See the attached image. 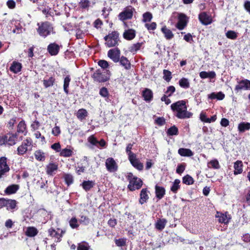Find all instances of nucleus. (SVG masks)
I'll list each match as a JSON object with an SVG mask.
<instances>
[{
    "label": "nucleus",
    "instance_id": "nucleus-1",
    "mask_svg": "<svg viewBox=\"0 0 250 250\" xmlns=\"http://www.w3.org/2000/svg\"><path fill=\"white\" fill-rule=\"evenodd\" d=\"M170 107L174 116L178 119H188L192 116L193 114L187 110L186 102L184 100H180L173 103L171 104Z\"/></svg>",
    "mask_w": 250,
    "mask_h": 250
},
{
    "label": "nucleus",
    "instance_id": "nucleus-2",
    "mask_svg": "<svg viewBox=\"0 0 250 250\" xmlns=\"http://www.w3.org/2000/svg\"><path fill=\"white\" fill-rule=\"evenodd\" d=\"M110 77V72L108 70L98 69L92 75L95 82L102 83L108 81Z\"/></svg>",
    "mask_w": 250,
    "mask_h": 250
},
{
    "label": "nucleus",
    "instance_id": "nucleus-3",
    "mask_svg": "<svg viewBox=\"0 0 250 250\" xmlns=\"http://www.w3.org/2000/svg\"><path fill=\"white\" fill-rule=\"evenodd\" d=\"M127 178L129 182L128 188L131 191L139 189L143 185L142 180L140 178L133 176V174L131 173H128Z\"/></svg>",
    "mask_w": 250,
    "mask_h": 250
},
{
    "label": "nucleus",
    "instance_id": "nucleus-4",
    "mask_svg": "<svg viewBox=\"0 0 250 250\" xmlns=\"http://www.w3.org/2000/svg\"><path fill=\"white\" fill-rule=\"evenodd\" d=\"M38 28L37 32L42 37L44 38L50 35L53 32V27L49 22H42L41 25L38 23Z\"/></svg>",
    "mask_w": 250,
    "mask_h": 250
},
{
    "label": "nucleus",
    "instance_id": "nucleus-5",
    "mask_svg": "<svg viewBox=\"0 0 250 250\" xmlns=\"http://www.w3.org/2000/svg\"><path fill=\"white\" fill-rule=\"evenodd\" d=\"M119 33L116 31L112 32L105 36L104 39L106 41L105 44L108 47L115 46L118 45L119 39Z\"/></svg>",
    "mask_w": 250,
    "mask_h": 250
},
{
    "label": "nucleus",
    "instance_id": "nucleus-6",
    "mask_svg": "<svg viewBox=\"0 0 250 250\" xmlns=\"http://www.w3.org/2000/svg\"><path fill=\"white\" fill-rule=\"evenodd\" d=\"M33 142L31 138H28L26 139L23 140L20 145L17 148V154L19 155H23L27 151H30L32 149L33 146Z\"/></svg>",
    "mask_w": 250,
    "mask_h": 250
},
{
    "label": "nucleus",
    "instance_id": "nucleus-7",
    "mask_svg": "<svg viewBox=\"0 0 250 250\" xmlns=\"http://www.w3.org/2000/svg\"><path fill=\"white\" fill-rule=\"evenodd\" d=\"M17 135L14 134H7L0 137V145H7L13 146L16 144Z\"/></svg>",
    "mask_w": 250,
    "mask_h": 250
},
{
    "label": "nucleus",
    "instance_id": "nucleus-8",
    "mask_svg": "<svg viewBox=\"0 0 250 250\" xmlns=\"http://www.w3.org/2000/svg\"><path fill=\"white\" fill-rule=\"evenodd\" d=\"M0 205L2 207H6L7 210L13 211L17 206V202L15 200L2 198H0Z\"/></svg>",
    "mask_w": 250,
    "mask_h": 250
},
{
    "label": "nucleus",
    "instance_id": "nucleus-9",
    "mask_svg": "<svg viewBox=\"0 0 250 250\" xmlns=\"http://www.w3.org/2000/svg\"><path fill=\"white\" fill-rule=\"evenodd\" d=\"M133 8L131 7H126L124 10L120 13L119 15V19L122 21L130 19L133 16Z\"/></svg>",
    "mask_w": 250,
    "mask_h": 250
},
{
    "label": "nucleus",
    "instance_id": "nucleus-10",
    "mask_svg": "<svg viewBox=\"0 0 250 250\" xmlns=\"http://www.w3.org/2000/svg\"><path fill=\"white\" fill-rule=\"evenodd\" d=\"M105 167L110 172H114L118 170V165L112 158H108L105 161Z\"/></svg>",
    "mask_w": 250,
    "mask_h": 250
},
{
    "label": "nucleus",
    "instance_id": "nucleus-11",
    "mask_svg": "<svg viewBox=\"0 0 250 250\" xmlns=\"http://www.w3.org/2000/svg\"><path fill=\"white\" fill-rule=\"evenodd\" d=\"M187 22V16L183 13H180L178 15V21L176 24V27L180 30H183L186 26Z\"/></svg>",
    "mask_w": 250,
    "mask_h": 250
},
{
    "label": "nucleus",
    "instance_id": "nucleus-12",
    "mask_svg": "<svg viewBox=\"0 0 250 250\" xmlns=\"http://www.w3.org/2000/svg\"><path fill=\"white\" fill-rule=\"evenodd\" d=\"M199 20L201 23L205 25L210 24L212 22V19L210 15H208L206 12H203L199 14Z\"/></svg>",
    "mask_w": 250,
    "mask_h": 250
},
{
    "label": "nucleus",
    "instance_id": "nucleus-13",
    "mask_svg": "<svg viewBox=\"0 0 250 250\" xmlns=\"http://www.w3.org/2000/svg\"><path fill=\"white\" fill-rule=\"evenodd\" d=\"M107 56L114 62H117L120 60V51L118 48L110 49L108 51Z\"/></svg>",
    "mask_w": 250,
    "mask_h": 250
},
{
    "label": "nucleus",
    "instance_id": "nucleus-14",
    "mask_svg": "<svg viewBox=\"0 0 250 250\" xmlns=\"http://www.w3.org/2000/svg\"><path fill=\"white\" fill-rule=\"evenodd\" d=\"M250 90V81L247 79L243 80L238 82V84L235 86V90L237 92L241 90Z\"/></svg>",
    "mask_w": 250,
    "mask_h": 250
},
{
    "label": "nucleus",
    "instance_id": "nucleus-15",
    "mask_svg": "<svg viewBox=\"0 0 250 250\" xmlns=\"http://www.w3.org/2000/svg\"><path fill=\"white\" fill-rule=\"evenodd\" d=\"M215 217L217 218L218 221L220 223L227 224L229 223L230 218L228 215L227 213H223L217 211L215 215Z\"/></svg>",
    "mask_w": 250,
    "mask_h": 250
},
{
    "label": "nucleus",
    "instance_id": "nucleus-16",
    "mask_svg": "<svg viewBox=\"0 0 250 250\" xmlns=\"http://www.w3.org/2000/svg\"><path fill=\"white\" fill-rule=\"evenodd\" d=\"M10 170L9 167L7 163V158L5 157H1L0 158V171L3 175Z\"/></svg>",
    "mask_w": 250,
    "mask_h": 250
},
{
    "label": "nucleus",
    "instance_id": "nucleus-17",
    "mask_svg": "<svg viewBox=\"0 0 250 250\" xmlns=\"http://www.w3.org/2000/svg\"><path fill=\"white\" fill-rule=\"evenodd\" d=\"M128 160L131 165L138 170H142L143 169L144 166L143 164L136 158V155L128 158Z\"/></svg>",
    "mask_w": 250,
    "mask_h": 250
},
{
    "label": "nucleus",
    "instance_id": "nucleus-18",
    "mask_svg": "<svg viewBox=\"0 0 250 250\" xmlns=\"http://www.w3.org/2000/svg\"><path fill=\"white\" fill-rule=\"evenodd\" d=\"M48 233L49 235L55 238V241L56 242H60L61 240V238L62 237V233H63L62 230H60V229H57V230H56L53 229H50L48 230Z\"/></svg>",
    "mask_w": 250,
    "mask_h": 250
},
{
    "label": "nucleus",
    "instance_id": "nucleus-19",
    "mask_svg": "<svg viewBox=\"0 0 250 250\" xmlns=\"http://www.w3.org/2000/svg\"><path fill=\"white\" fill-rule=\"evenodd\" d=\"M60 50L59 46L55 43H50L47 47V50L51 55H56Z\"/></svg>",
    "mask_w": 250,
    "mask_h": 250
},
{
    "label": "nucleus",
    "instance_id": "nucleus-20",
    "mask_svg": "<svg viewBox=\"0 0 250 250\" xmlns=\"http://www.w3.org/2000/svg\"><path fill=\"white\" fill-rule=\"evenodd\" d=\"M148 191L146 188H143L140 192V198L139 199V203L141 205L144 204L149 199V196L148 194Z\"/></svg>",
    "mask_w": 250,
    "mask_h": 250
},
{
    "label": "nucleus",
    "instance_id": "nucleus-21",
    "mask_svg": "<svg viewBox=\"0 0 250 250\" xmlns=\"http://www.w3.org/2000/svg\"><path fill=\"white\" fill-rule=\"evenodd\" d=\"M58 168V165L55 163H49L46 167V173L48 175H53Z\"/></svg>",
    "mask_w": 250,
    "mask_h": 250
},
{
    "label": "nucleus",
    "instance_id": "nucleus-22",
    "mask_svg": "<svg viewBox=\"0 0 250 250\" xmlns=\"http://www.w3.org/2000/svg\"><path fill=\"white\" fill-rule=\"evenodd\" d=\"M142 96L145 101L146 102H150L153 98L152 91L148 88H146L142 93Z\"/></svg>",
    "mask_w": 250,
    "mask_h": 250
},
{
    "label": "nucleus",
    "instance_id": "nucleus-23",
    "mask_svg": "<svg viewBox=\"0 0 250 250\" xmlns=\"http://www.w3.org/2000/svg\"><path fill=\"white\" fill-rule=\"evenodd\" d=\"M136 35V32L134 30L130 29L125 31L123 34L124 38L127 40L133 39Z\"/></svg>",
    "mask_w": 250,
    "mask_h": 250
},
{
    "label": "nucleus",
    "instance_id": "nucleus-24",
    "mask_svg": "<svg viewBox=\"0 0 250 250\" xmlns=\"http://www.w3.org/2000/svg\"><path fill=\"white\" fill-rule=\"evenodd\" d=\"M166 190L164 188L156 185L155 186L156 197L158 199H161L165 194Z\"/></svg>",
    "mask_w": 250,
    "mask_h": 250
},
{
    "label": "nucleus",
    "instance_id": "nucleus-25",
    "mask_svg": "<svg viewBox=\"0 0 250 250\" xmlns=\"http://www.w3.org/2000/svg\"><path fill=\"white\" fill-rule=\"evenodd\" d=\"M22 67L21 64L19 62H13L11 66L10 70L14 73L17 74L21 71Z\"/></svg>",
    "mask_w": 250,
    "mask_h": 250
},
{
    "label": "nucleus",
    "instance_id": "nucleus-26",
    "mask_svg": "<svg viewBox=\"0 0 250 250\" xmlns=\"http://www.w3.org/2000/svg\"><path fill=\"white\" fill-rule=\"evenodd\" d=\"M250 129V123L248 122H241L238 124V130L240 133H243Z\"/></svg>",
    "mask_w": 250,
    "mask_h": 250
},
{
    "label": "nucleus",
    "instance_id": "nucleus-27",
    "mask_svg": "<svg viewBox=\"0 0 250 250\" xmlns=\"http://www.w3.org/2000/svg\"><path fill=\"white\" fill-rule=\"evenodd\" d=\"M95 183L94 181L88 180L84 181L81 184V186H82L85 191H88L95 186Z\"/></svg>",
    "mask_w": 250,
    "mask_h": 250
},
{
    "label": "nucleus",
    "instance_id": "nucleus-28",
    "mask_svg": "<svg viewBox=\"0 0 250 250\" xmlns=\"http://www.w3.org/2000/svg\"><path fill=\"white\" fill-rule=\"evenodd\" d=\"M234 174L238 175L242 172L243 163L241 161L237 160L234 163Z\"/></svg>",
    "mask_w": 250,
    "mask_h": 250
},
{
    "label": "nucleus",
    "instance_id": "nucleus-29",
    "mask_svg": "<svg viewBox=\"0 0 250 250\" xmlns=\"http://www.w3.org/2000/svg\"><path fill=\"white\" fill-rule=\"evenodd\" d=\"M178 152L180 155L184 157H190L193 155V152L188 148H180Z\"/></svg>",
    "mask_w": 250,
    "mask_h": 250
},
{
    "label": "nucleus",
    "instance_id": "nucleus-30",
    "mask_svg": "<svg viewBox=\"0 0 250 250\" xmlns=\"http://www.w3.org/2000/svg\"><path fill=\"white\" fill-rule=\"evenodd\" d=\"M55 82V78L53 77L45 78L43 80V86L45 88H48L53 86Z\"/></svg>",
    "mask_w": 250,
    "mask_h": 250
},
{
    "label": "nucleus",
    "instance_id": "nucleus-31",
    "mask_svg": "<svg viewBox=\"0 0 250 250\" xmlns=\"http://www.w3.org/2000/svg\"><path fill=\"white\" fill-rule=\"evenodd\" d=\"M161 31L164 34L165 37L167 40H171L173 38L174 35L172 31L168 29L166 26L161 28Z\"/></svg>",
    "mask_w": 250,
    "mask_h": 250
},
{
    "label": "nucleus",
    "instance_id": "nucleus-32",
    "mask_svg": "<svg viewBox=\"0 0 250 250\" xmlns=\"http://www.w3.org/2000/svg\"><path fill=\"white\" fill-rule=\"evenodd\" d=\"M167 223L166 219H159L155 223V228L158 230H162L165 228Z\"/></svg>",
    "mask_w": 250,
    "mask_h": 250
},
{
    "label": "nucleus",
    "instance_id": "nucleus-33",
    "mask_svg": "<svg viewBox=\"0 0 250 250\" xmlns=\"http://www.w3.org/2000/svg\"><path fill=\"white\" fill-rule=\"evenodd\" d=\"M120 64L123 66L125 69L128 70L131 67V64L128 59L124 56L120 58L119 61Z\"/></svg>",
    "mask_w": 250,
    "mask_h": 250
},
{
    "label": "nucleus",
    "instance_id": "nucleus-34",
    "mask_svg": "<svg viewBox=\"0 0 250 250\" xmlns=\"http://www.w3.org/2000/svg\"><path fill=\"white\" fill-rule=\"evenodd\" d=\"M208 167L209 168L218 169L220 168V166L218 161L215 159L208 162L207 164Z\"/></svg>",
    "mask_w": 250,
    "mask_h": 250
},
{
    "label": "nucleus",
    "instance_id": "nucleus-35",
    "mask_svg": "<svg viewBox=\"0 0 250 250\" xmlns=\"http://www.w3.org/2000/svg\"><path fill=\"white\" fill-rule=\"evenodd\" d=\"M88 113L86 109L82 108L79 110L77 112V117L80 120L82 121L85 119V118L87 116Z\"/></svg>",
    "mask_w": 250,
    "mask_h": 250
},
{
    "label": "nucleus",
    "instance_id": "nucleus-36",
    "mask_svg": "<svg viewBox=\"0 0 250 250\" xmlns=\"http://www.w3.org/2000/svg\"><path fill=\"white\" fill-rule=\"evenodd\" d=\"M180 180L179 179H175L172 183V186L170 187V190L174 193H176L178 189L180 188Z\"/></svg>",
    "mask_w": 250,
    "mask_h": 250
},
{
    "label": "nucleus",
    "instance_id": "nucleus-37",
    "mask_svg": "<svg viewBox=\"0 0 250 250\" xmlns=\"http://www.w3.org/2000/svg\"><path fill=\"white\" fill-rule=\"evenodd\" d=\"M19 189V186L17 185H12L8 186L5 190V192L7 194H11L16 192Z\"/></svg>",
    "mask_w": 250,
    "mask_h": 250
},
{
    "label": "nucleus",
    "instance_id": "nucleus-38",
    "mask_svg": "<svg viewBox=\"0 0 250 250\" xmlns=\"http://www.w3.org/2000/svg\"><path fill=\"white\" fill-rule=\"evenodd\" d=\"M71 81L70 76L69 75H67L64 78L63 80V90L64 92L67 94L69 93L68 87L69 85V83Z\"/></svg>",
    "mask_w": 250,
    "mask_h": 250
},
{
    "label": "nucleus",
    "instance_id": "nucleus-39",
    "mask_svg": "<svg viewBox=\"0 0 250 250\" xmlns=\"http://www.w3.org/2000/svg\"><path fill=\"white\" fill-rule=\"evenodd\" d=\"M34 156L36 160L39 161H43L45 159L44 153L41 150H38L34 152Z\"/></svg>",
    "mask_w": 250,
    "mask_h": 250
},
{
    "label": "nucleus",
    "instance_id": "nucleus-40",
    "mask_svg": "<svg viewBox=\"0 0 250 250\" xmlns=\"http://www.w3.org/2000/svg\"><path fill=\"white\" fill-rule=\"evenodd\" d=\"M143 44L142 42H137L133 44L129 47V51L131 53L135 54L139 50Z\"/></svg>",
    "mask_w": 250,
    "mask_h": 250
},
{
    "label": "nucleus",
    "instance_id": "nucleus-41",
    "mask_svg": "<svg viewBox=\"0 0 250 250\" xmlns=\"http://www.w3.org/2000/svg\"><path fill=\"white\" fill-rule=\"evenodd\" d=\"M99 94L104 98L106 102L109 101V92L107 89L104 87L101 88L100 89Z\"/></svg>",
    "mask_w": 250,
    "mask_h": 250
},
{
    "label": "nucleus",
    "instance_id": "nucleus-42",
    "mask_svg": "<svg viewBox=\"0 0 250 250\" xmlns=\"http://www.w3.org/2000/svg\"><path fill=\"white\" fill-rule=\"evenodd\" d=\"M179 85L185 89H187L189 87V82L188 79L182 78L179 81Z\"/></svg>",
    "mask_w": 250,
    "mask_h": 250
},
{
    "label": "nucleus",
    "instance_id": "nucleus-43",
    "mask_svg": "<svg viewBox=\"0 0 250 250\" xmlns=\"http://www.w3.org/2000/svg\"><path fill=\"white\" fill-rule=\"evenodd\" d=\"M25 233L27 236L33 237L37 234V230L34 227H28Z\"/></svg>",
    "mask_w": 250,
    "mask_h": 250
},
{
    "label": "nucleus",
    "instance_id": "nucleus-44",
    "mask_svg": "<svg viewBox=\"0 0 250 250\" xmlns=\"http://www.w3.org/2000/svg\"><path fill=\"white\" fill-rule=\"evenodd\" d=\"M64 179L66 184L69 186L70 185L73 184L74 179L73 176L70 174H65L64 175Z\"/></svg>",
    "mask_w": 250,
    "mask_h": 250
},
{
    "label": "nucleus",
    "instance_id": "nucleus-45",
    "mask_svg": "<svg viewBox=\"0 0 250 250\" xmlns=\"http://www.w3.org/2000/svg\"><path fill=\"white\" fill-rule=\"evenodd\" d=\"M79 5L82 9H87L91 6V2L89 0H81Z\"/></svg>",
    "mask_w": 250,
    "mask_h": 250
},
{
    "label": "nucleus",
    "instance_id": "nucleus-46",
    "mask_svg": "<svg viewBox=\"0 0 250 250\" xmlns=\"http://www.w3.org/2000/svg\"><path fill=\"white\" fill-rule=\"evenodd\" d=\"M73 154V151L70 149L68 148H64L62 149L60 152V156L65 157H68L71 156H72Z\"/></svg>",
    "mask_w": 250,
    "mask_h": 250
},
{
    "label": "nucleus",
    "instance_id": "nucleus-47",
    "mask_svg": "<svg viewBox=\"0 0 250 250\" xmlns=\"http://www.w3.org/2000/svg\"><path fill=\"white\" fill-rule=\"evenodd\" d=\"M69 225L72 229H77L79 226V224L77 219L74 217H72L69 222Z\"/></svg>",
    "mask_w": 250,
    "mask_h": 250
},
{
    "label": "nucleus",
    "instance_id": "nucleus-48",
    "mask_svg": "<svg viewBox=\"0 0 250 250\" xmlns=\"http://www.w3.org/2000/svg\"><path fill=\"white\" fill-rule=\"evenodd\" d=\"M183 182L187 185H190L193 184L194 180L191 176L187 175L183 177Z\"/></svg>",
    "mask_w": 250,
    "mask_h": 250
},
{
    "label": "nucleus",
    "instance_id": "nucleus-49",
    "mask_svg": "<svg viewBox=\"0 0 250 250\" xmlns=\"http://www.w3.org/2000/svg\"><path fill=\"white\" fill-rule=\"evenodd\" d=\"M237 34L234 31L229 30L226 33V36L228 39L235 40L237 38Z\"/></svg>",
    "mask_w": 250,
    "mask_h": 250
},
{
    "label": "nucleus",
    "instance_id": "nucleus-50",
    "mask_svg": "<svg viewBox=\"0 0 250 250\" xmlns=\"http://www.w3.org/2000/svg\"><path fill=\"white\" fill-rule=\"evenodd\" d=\"M26 129V125L24 121H21L18 124L17 127V131L18 132L23 133Z\"/></svg>",
    "mask_w": 250,
    "mask_h": 250
},
{
    "label": "nucleus",
    "instance_id": "nucleus-51",
    "mask_svg": "<svg viewBox=\"0 0 250 250\" xmlns=\"http://www.w3.org/2000/svg\"><path fill=\"white\" fill-rule=\"evenodd\" d=\"M163 78L165 81L168 82L171 80L172 78L171 72L169 70L164 69L163 70Z\"/></svg>",
    "mask_w": 250,
    "mask_h": 250
},
{
    "label": "nucleus",
    "instance_id": "nucleus-52",
    "mask_svg": "<svg viewBox=\"0 0 250 250\" xmlns=\"http://www.w3.org/2000/svg\"><path fill=\"white\" fill-rule=\"evenodd\" d=\"M178 129L175 125L171 126L168 129L167 133L169 135L173 136L178 134Z\"/></svg>",
    "mask_w": 250,
    "mask_h": 250
},
{
    "label": "nucleus",
    "instance_id": "nucleus-53",
    "mask_svg": "<svg viewBox=\"0 0 250 250\" xmlns=\"http://www.w3.org/2000/svg\"><path fill=\"white\" fill-rule=\"evenodd\" d=\"M98 64L101 67V69L107 70L106 69L109 67L108 62L105 60H100Z\"/></svg>",
    "mask_w": 250,
    "mask_h": 250
},
{
    "label": "nucleus",
    "instance_id": "nucleus-54",
    "mask_svg": "<svg viewBox=\"0 0 250 250\" xmlns=\"http://www.w3.org/2000/svg\"><path fill=\"white\" fill-rule=\"evenodd\" d=\"M77 250H92L88 244L86 243H82L79 244Z\"/></svg>",
    "mask_w": 250,
    "mask_h": 250
},
{
    "label": "nucleus",
    "instance_id": "nucleus-55",
    "mask_svg": "<svg viewBox=\"0 0 250 250\" xmlns=\"http://www.w3.org/2000/svg\"><path fill=\"white\" fill-rule=\"evenodd\" d=\"M143 17L144 22H148L151 20L152 15L150 12H146L143 14Z\"/></svg>",
    "mask_w": 250,
    "mask_h": 250
},
{
    "label": "nucleus",
    "instance_id": "nucleus-56",
    "mask_svg": "<svg viewBox=\"0 0 250 250\" xmlns=\"http://www.w3.org/2000/svg\"><path fill=\"white\" fill-rule=\"evenodd\" d=\"M79 222L81 224L84 225H87L90 222V219L86 216L84 215H81V218L79 220Z\"/></svg>",
    "mask_w": 250,
    "mask_h": 250
},
{
    "label": "nucleus",
    "instance_id": "nucleus-57",
    "mask_svg": "<svg viewBox=\"0 0 250 250\" xmlns=\"http://www.w3.org/2000/svg\"><path fill=\"white\" fill-rule=\"evenodd\" d=\"M133 144H128L126 147V152L128 155V158L133 156L135 155L136 154L133 153L131 150L132 148Z\"/></svg>",
    "mask_w": 250,
    "mask_h": 250
},
{
    "label": "nucleus",
    "instance_id": "nucleus-58",
    "mask_svg": "<svg viewBox=\"0 0 250 250\" xmlns=\"http://www.w3.org/2000/svg\"><path fill=\"white\" fill-rule=\"evenodd\" d=\"M186 166L185 163L178 165L176 168V173L179 174L182 173L185 169Z\"/></svg>",
    "mask_w": 250,
    "mask_h": 250
},
{
    "label": "nucleus",
    "instance_id": "nucleus-59",
    "mask_svg": "<svg viewBox=\"0 0 250 250\" xmlns=\"http://www.w3.org/2000/svg\"><path fill=\"white\" fill-rule=\"evenodd\" d=\"M175 91V88L173 86H169L167 88V90L166 91V94L168 97L171 96L172 94Z\"/></svg>",
    "mask_w": 250,
    "mask_h": 250
},
{
    "label": "nucleus",
    "instance_id": "nucleus-60",
    "mask_svg": "<svg viewBox=\"0 0 250 250\" xmlns=\"http://www.w3.org/2000/svg\"><path fill=\"white\" fill-rule=\"evenodd\" d=\"M51 148L56 152H59L61 151V146L59 143H56L51 146Z\"/></svg>",
    "mask_w": 250,
    "mask_h": 250
},
{
    "label": "nucleus",
    "instance_id": "nucleus-61",
    "mask_svg": "<svg viewBox=\"0 0 250 250\" xmlns=\"http://www.w3.org/2000/svg\"><path fill=\"white\" fill-rule=\"evenodd\" d=\"M145 26L148 30H154L156 28V23L154 22L150 23H146Z\"/></svg>",
    "mask_w": 250,
    "mask_h": 250
},
{
    "label": "nucleus",
    "instance_id": "nucleus-62",
    "mask_svg": "<svg viewBox=\"0 0 250 250\" xmlns=\"http://www.w3.org/2000/svg\"><path fill=\"white\" fill-rule=\"evenodd\" d=\"M88 142L92 145L97 146L98 141L93 136H91L88 139Z\"/></svg>",
    "mask_w": 250,
    "mask_h": 250
},
{
    "label": "nucleus",
    "instance_id": "nucleus-63",
    "mask_svg": "<svg viewBox=\"0 0 250 250\" xmlns=\"http://www.w3.org/2000/svg\"><path fill=\"white\" fill-rule=\"evenodd\" d=\"M184 40L188 42L191 43L193 41L192 36L191 34L188 33L184 36Z\"/></svg>",
    "mask_w": 250,
    "mask_h": 250
},
{
    "label": "nucleus",
    "instance_id": "nucleus-64",
    "mask_svg": "<svg viewBox=\"0 0 250 250\" xmlns=\"http://www.w3.org/2000/svg\"><path fill=\"white\" fill-rule=\"evenodd\" d=\"M115 244L117 246L122 247L125 244V241L123 239H119L115 240Z\"/></svg>",
    "mask_w": 250,
    "mask_h": 250
}]
</instances>
